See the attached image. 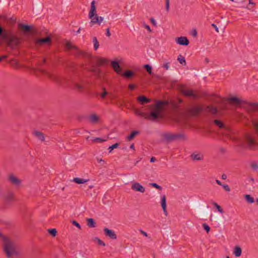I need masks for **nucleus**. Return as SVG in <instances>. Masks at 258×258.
<instances>
[{"label": "nucleus", "instance_id": "6e6552de", "mask_svg": "<svg viewBox=\"0 0 258 258\" xmlns=\"http://www.w3.org/2000/svg\"><path fill=\"white\" fill-rule=\"evenodd\" d=\"M105 235L106 237H109L110 239L114 240L117 238L115 232L111 229L107 228H105L103 230Z\"/></svg>", "mask_w": 258, "mask_h": 258}, {"label": "nucleus", "instance_id": "a878e982", "mask_svg": "<svg viewBox=\"0 0 258 258\" xmlns=\"http://www.w3.org/2000/svg\"><path fill=\"white\" fill-rule=\"evenodd\" d=\"M191 157L194 160H198V161L201 160L203 158V155H202L200 154L194 153V154H191Z\"/></svg>", "mask_w": 258, "mask_h": 258}, {"label": "nucleus", "instance_id": "6ab92c4d", "mask_svg": "<svg viewBox=\"0 0 258 258\" xmlns=\"http://www.w3.org/2000/svg\"><path fill=\"white\" fill-rule=\"evenodd\" d=\"M9 178L11 182L14 185H18L21 183V180L13 175H10Z\"/></svg>", "mask_w": 258, "mask_h": 258}, {"label": "nucleus", "instance_id": "dca6fc26", "mask_svg": "<svg viewBox=\"0 0 258 258\" xmlns=\"http://www.w3.org/2000/svg\"><path fill=\"white\" fill-rule=\"evenodd\" d=\"M161 205L163 212L166 216L167 215V211L166 209V199L165 195H163L161 200Z\"/></svg>", "mask_w": 258, "mask_h": 258}, {"label": "nucleus", "instance_id": "e433bc0d", "mask_svg": "<svg viewBox=\"0 0 258 258\" xmlns=\"http://www.w3.org/2000/svg\"><path fill=\"white\" fill-rule=\"evenodd\" d=\"M144 68L146 69V70L149 74H151L152 73V68L150 65L148 64H145L144 66Z\"/></svg>", "mask_w": 258, "mask_h": 258}, {"label": "nucleus", "instance_id": "423d86ee", "mask_svg": "<svg viewBox=\"0 0 258 258\" xmlns=\"http://www.w3.org/2000/svg\"><path fill=\"white\" fill-rule=\"evenodd\" d=\"M66 46L68 50L71 51L70 52L71 54L77 57H79L80 56L86 57L88 55L86 53L80 51L76 46L72 45L70 42H68L66 43Z\"/></svg>", "mask_w": 258, "mask_h": 258}, {"label": "nucleus", "instance_id": "864d4df0", "mask_svg": "<svg viewBox=\"0 0 258 258\" xmlns=\"http://www.w3.org/2000/svg\"><path fill=\"white\" fill-rule=\"evenodd\" d=\"M106 35L108 37H109L111 35L109 28H107V29H106Z\"/></svg>", "mask_w": 258, "mask_h": 258}, {"label": "nucleus", "instance_id": "4468645a", "mask_svg": "<svg viewBox=\"0 0 258 258\" xmlns=\"http://www.w3.org/2000/svg\"><path fill=\"white\" fill-rule=\"evenodd\" d=\"M51 38L50 36H48L45 38H39L37 39L36 43L38 44L42 45L44 43H50L51 42Z\"/></svg>", "mask_w": 258, "mask_h": 258}, {"label": "nucleus", "instance_id": "5701e85b", "mask_svg": "<svg viewBox=\"0 0 258 258\" xmlns=\"http://www.w3.org/2000/svg\"><path fill=\"white\" fill-rule=\"evenodd\" d=\"M87 225L89 227L94 228L96 227V222L93 218L87 219Z\"/></svg>", "mask_w": 258, "mask_h": 258}, {"label": "nucleus", "instance_id": "69168bd1", "mask_svg": "<svg viewBox=\"0 0 258 258\" xmlns=\"http://www.w3.org/2000/svg\"><path fill=\"white\" fill-rule=\"evenodd\" d=\"M130 148H131V149H132L135 150V146H134V144H132L130 146Z\"/></svg>", "mask_w": 258, "mask_h": 258}, {"label": "nucleus", "instance_id": "72a5a7b5", "mask_svg": "<svg viewBox=\"0 0 258 258\" xmlns=\"http://www.w3.org/2000/svg\"><path fill=\"white\" fill-rule=\"evenodd\" d=\"M212 205L215 206V207L217 209V210L221 213H223L224 211L222 208L216 203L213 202Z\"/></svg>", "mask_w": 258, "mask_h": 258}, {"label": "nucleus", "instance_id": "6e6d98bb", "mask_svg": "<svg viewBox=\"0 0 258 258\" xmlns=\"http://www.w3.org/2000/svg\"><path fill=\"white\" fill-rule=\"evenodd\" d=\"M221 178L225 180L227 178V175L225 174H223L221 176Z\"/></svg>", "mask_w": 258, "mask_h": 258}, {"label": "nucleus", "instance_id": "f03ea898", "mask_svg": "<svg viewBox=\"0 0 258 258\" xmlns=\"http://www.w3.org/2000/svg\"><path fill=\"white\" fill-rule=\"evenodd\" d=\"M166 104V101H158L154 104L147 106L149 110H152L150 113H145L137 109L135 110V113L136 115L144 117L145 119L155 121L161 117L163 106Z\"/></svg>", "mask_w": 258, "mask_h": 258}, {"label": "nucleus", "instance_id": "2eb2a0df", "mask_svg": "<svg viewBox=\"0 0 258 258\" xmlns=\"http://www.w3.org/2000/svg\"><path fill=\"white\" fill-rule=\"evenodd\" d=\"M103 18L101 16H98L97 15H96V16H95L93 18L91 19V21L90 22V25L91 26H92L93 24H98L99 25L100 24V23L103 21Z\"/></svg>", "mask_w": 258, "mask_h": 258}, {"label": "nucleus", "instance_id": "aec40b11", "mask_svg": "<svg viewBox=\"0 0 258 258\" xmlns=\"http://www.w3.org/2000/svg\"><path fill=\"white\" fill-rule=\"evenodd\" d=\"M33 135L41 141H44L45 140L44 134L42 132L36 131L33 132Z\"/></svg>", "mask_w": 258, "mask_h": 258}, {"label": "nucleus", "instance_id": "f8f14e48", "mask_svg": "<svg viewBox=\"0 0 258 258\" xmlns=\"http://www.w3.org/2000/svg\"><path fill=\"white\" fill-rule=\"evenodd\" d=\"M132 188L134 190L140 191L143 193L145 191V187L138 182H135L132 184Z\"/></svg>", "mask_w": 258, "mask_h": 258}, {"label": "nucleus", "instance_id": "37998d69", "mask_svg": "<svg viewBox=\"0 0 258 258\" xmlns=\"http://www.w3.org/2000/svg\"><path fill=\"white\" fill-rule=\"evenodd\" d=\"M251 167L254 170L258 169V165L256 163H252L251 164Z\"/></svg>", "mask_w": 258, "mask_h": 258}, {"label": "nucleus", "instance_id": "49530a36", "mask_svg": "<svg viewBox=\"0 0 258 258\" xmlns=\"http://www.w3.org/2000/svg\"><path fill=\"white\" fill-rule=\"evenodd\" d=\"M223 187V188L227 191H229L230 190V187H229V186L227 184H223V185H222Z\"/></svg>", "mask_w": 258, "mask_h": 258}, {"label": "nucleus", "instance_id": "2f4dec72", "mask_svg": "<svg viewBox=\"0 0 258 258\" xmlns=\"http://www.w3.org/2000/svg\"><path fill=\"white\" fill-rule=\"evenodd\" d=\"M90 119L92 122L95 123L98 121L99 118L96 114H93L90 116Z\"/></svg>", "mask_w": 258, "mask_h": 258}, {"label": "nucleus", "instance_id": "8fccbe9b", "mask_svg": "<svg viewBox=\"0 0 258 258\" xmlns=\"http://www.w3.org/2000/svg\"><path fill=\"white\" fill-rule=\"evenodd\" d=\"M108 94V92L106 91H104V92L101 95V97L102 99L105 98L107 94Z\"/></svg>", "mask_w": 258, "mask_h": 258}, {"label": "nucleus", "instance_id": "a211bd4d", "mask_svg": "<svg viewBox=\"0 0 258 258\" xmlns=\"http://www.w3.org/2000/svg\"><path fill=\"white\" fill-rule=\"evenodd\" d=\"M0 238L1 240H3V242H13L14 239L12 238L11 236H7L4 235L2 232H0Z\"/></svg>", "mask_w": 258, "mask_h": 258}, {"label": "nucleus", "instance_id": "0e129e2a", "mask_svg": "<svg viewBox=\"0 0 258 258\" xmlns=\"http://www.w3.org/2000/svg\"><path fill=\"white\" fill-rule=\"evenodd\" d=\"M151 22H152V24L155 25V20L153 18L151 19Z\"/></svg>", "mask_w": 258, "mask_h": 258}, {"label": "nucleus", "instance_id": "f3484780", "mask_svg": "<svg viewBox=\"0 0 258 258\" xmlns=\"http://www.w3.org/2000/svg\"><path fill=\"white\" fill-rule=\"evenodd\" d=\"M181 92L182 93L186 96L192 97L195 98L197 97V95L194 93V92L192 90L183 89Z\"/></svg>", "mask_w": 258, "mask_h": 258}, {"label": "nucleus", "instance_id": "3c124183", "mask_svg": "<svg viewBox=\"0 0 258 258\" xmlns=\"http://www.w3.org/2000/svg\"><path fill=\"white\" fill-rule=\"evenodd\" d=\"M169 62H166V63L164 64L162 66L164 68H165L166 70H168L169 66Z\"/></svg>", "mask_w": 258, "mask_h": 258}, {"label": "nucleus", "instance_id": "cd10ccee", "mask_svg": "<svg viewBox=\"0 0 258 258\" xmlns=\"http://www.w3.org/2000/svg\"><path fill=\"white\" fill-rule=\"evenodd\" d=\"M139 134V132L138 131H134L127 137V140L129 141L132 140L134 138Z\"/></svg>", "mask_w": 258, "mask_h": 258}, {"label": "nucleus", "instance_id": "58836bf2", "mask_svg": "<svg viewBox=\"0 0 258 258\" xmlns=\"http://www.w3.org/2000/svg\"><path fill=\"white\" fill-rule=\"evenodd\" d=\"M48 233L53 236H55L57 233V231L55 228L49 229L48 230Z\"/></svg>", "mask_w": 258, "mask_h": 258}, {"label": "nucleus", "instance_id": "680f3d73", "mask_svg": "<svg viewBox=\"0 0 258 258\" xmlns=\"http://www.w3.org/2000/svg\"><path fill=\"white\" fill-rule=\"evenodd\" d=\"M140 231H141V233L142 234H143L144 235H145V236H148L147 235V233L146 232H145V231H144L143 230H141Z\"/></svg>", "mask_w": 258, "mask_h": 258}, {"label": "nucleus", "instance_id": "338daca9", "mask_svg": "<svg viewBox=\"0 0 258 258\" xmlns=\"http://www.w3.org/2000/svg\"><path fill=\"white\" fill-rule=\"evenodd\" d=\"M7 57H8V56H7V55H3V56H2V57H3V60H4V59L7 58Z\"/></svg>", "mask_w": 258, "mask_h": 258}, {"label": "nucleus", "instance_id": "7c9ffc66", "mask_svg": "<svg viewBox=\"0 0 258 258\" xmlns=\"http://www.w3.org/2000/svg\"><path fill=\"white\" fill-rule=\"evenodd\" d=\"M93 42L94 43V49L97 50L99 46V42L97 40V39L96 37H94L93 38Z\"/></svg>", "mask_w": 258, "mask_h": 258}, {"label": "nucleus", "instance_id": "473e14b6", "mask_svg": "<svg viewBox=\"0 0 258 258\" xmlns=\"http://www.w3.org/2000/svg\"><path fill=\"white\" fill-rule=\"evenodd\" d=\"M21 27L25 32H29L31 30V26L27 25L22 24Z\"/></svg>", "mask_w": 258, "mask_h": 258}, {"label": "nucleus", "instance_id": "4be33fe9", "mask_svg": "<svg viewBox=\"0 0 258 258\" xmlns=\"http://www.w3.org/2000/svg\"><path fill=\"white\" fill-rule=\"evenodd\" d=\"M121 75L127 79H130L131 77H132L133 76H134V73L133 72H132L131 70H127V71H126L125 72H124L122 74L121 73Z\"/></svg>", "mask_w": 258, "mask_h": 258}, {"label": "nucleus", "instance_id": "b1692460", "mask_svg": "<svg viewBox=\"0 0 258 258\" xmlns=\"http://www.w3.org/2000/svg\"><path fill=\"white\" fill-rule=\"evenodd\" d=\"M89 179H85L83 178H80L78 177L74 178L73 181L78 184L84 183L88 181Z\"/></svg>", "mask_w": 258, "mask_h": 258}, {"label": "nucleus", "instance_id": "bb28decb", "mask_svg": "<svg viewBox=\"0 0 258 258\" xmlns=\"http://www.w3.org/2000/svg\"><path fill=\"white\" fill-rule=\"evenodd\" d=\"M244 198L248 203L252 204L254 202L253 198L251 197L249 195H244Z\"/></svg>", "mask_w": 258, "mask_h": 258}, {"label": "nucleus", "instance_id": "a19ab883", "mask_svg": "<svg viewBox=\"0 0 258 258\" xmlns=\"http://www.w3.org/2000/svg\"><path fill=\"white\" fill-rule=\"evenodd\" d=\"M203 228L207 231V232H209L210 230V227L206 223H204L203 224Z\"/></svg>", "mask_w": 258, "mask_h": 258}, {"label": "nucleus", "instance_id": "7ed1b4c3", "mask_svg": "<svg viewBox=\"0 0 258 258\" xmlns=\"http://www.w3.org/2000/svg\"><path fill=\"white\" fill-rule=\"evenodd\" d=\"M0 38L6 41L9 46H16L19 43V39L13 34H9L0 25Z\"/></svg>", "mask_w": 258, "mask_h": 258}, {"label": "nucleus", "instance_id": "5fc2aeb1", "mask_svg": "<svg viewBox=\"0 0 258 258\" xmlns=\"http://www.w3.org/2000/svg\"><path fill=\"white\" fill-rule=\"evenodd\" d=\"M220 151L222 153H224L226 152V149L224 148H221L220 149Z\"/></svg>", "mask_w": 258, "mask_h": 258}, {"label": "nucleus", "instance_id": "c9c22d12", "mask_svg": "<svg viewBox=\"0 0 258 258\" xmlns=\"http://www.w3.org/2000/svg\"><path fill=\"white\" fill-rule=\"evenodd\" d=\"M6 200L8 202H10L13 200V194L12 193H9L6 197Z\"/></svg>", "mask_w": 258, "mask_h": 258}, {"label": "nucleus", "instance_id": "bf43d9fd", "mask_svg": "<svg viewBox=\"0 0 258 258\" xmlns=\"http://www.w3.org/2000/svg\"><path fill=\"white\" fill-rule=\"evenodd\" d=\"M156 160V159L155 157H152L150 159V162H154Z\"/></svg>", "mask_w": 258, "mask_h": 258}, {"label": "nucleus", "instance_id": "c03bdc74", "mask_svg": "<svg viewBox=\"0 0 258 258\" xmlns=\"http://www.w3.org/2000/svg\"><path fill=\"white\" fill-rule=\"evenodd\" d=\"M75 87L79 91H81L83 88V85L79 84H76L75 85Z\"/></svg>", "mask_w": 258, "mask_h": 258}, {"label": "nucleus", "instance_id": "0eeeda50", "mask_svg": "<svg viewBox=\"0 0 258 258\" xmlns=\"http://www.w3.org/2000/svg\"><path fill=\"white\" fill-rule=\"evenodd\" d=\"M229 100L231 102L235 103L237 104H240L242 102V101H241L240 99L235 97H233L229 98ZM243 102L247 104L249 107L250 108V109L252 111H256L258 109V103H257L247 102L246 101H243Z\"/></svg>", "mask_w": 258, "mask_h": 258}, {"label": "nucleus", "instance_id": "20e7f679", "mask_svg": "<svg viewBox=\"0 0 258 258\" xmlns=\"http://www.w3.org/2000/svg\"><path fill=\"white\" fill-rule=\"evenodd\" d=\"M4 250L8 258H14L19 253L13 243H5Z\"/></svg>", "mask_w": 258, "mask_h": 258}, {"label": "nucleus", "instance_id": "603ef678", "mask_svg": "<svg viewBox=\"0 0 258 258\" xmlns=\"http://www.w3.org/2000/svg\"><path fill=\"white\" fill-rule=\"evenodd\" d=\"M211 26L215 29L216 32H219L218 28L217 27L216 25H215V24H212Z\"/></svg>", "mask_w": 258, "mask_h": 258}, {"label": "nucleus", "instance_id": "13d9d810", "mask_svg": "<svg viewBox=\"0 0 258 258\" xmlns=\"http://www.w3.org/2000/svg\"><path fill=\"white\" fill-rule=\"evenodd\" d=\"M192 34L194 36H196L197 35V32L196 30H194L193 31Z\"/></svg>", "mask_w": 258, "mask_h": 258}, {"label": "nucleus", "instance_id": "ddd939ff", "mask_svg": "<svg viewBox=\"0 0 258 258\" xmlns=\"http://www.w3.org/2000/svg\"><path fill=\"white\" fill-rule=\"evenodd\" d=\"M111 66L115 71L118 74H121L122 69L119 66V64L117 61H112L111 62Z\"/></svg>", "mask_w": 258, "mask_h": 258}, {"label": "nucleus", "instance_id": "09e8293b", "mask_svg": "<svg viewBox=\"0 0 258 258\" xmlns=\"http://www.w3.org/2000/svg\"><path fill=\"white\" fill-rule=\"evenodd\" d=\"M136 86L134 84H130L128 85V89L131 90H133L135 89Z\"/></svg>", "mask_w": 258, "mask_h": 258}, {"label": "nucleus", "instance_id": "79ce46f5", "mask_svg": "<svg viewBox=\"0 0 258 258\" xmlns=\"http://www.w3.org/2000/svg\"><path fill=\"white\" fill-rule=\"evenodd\" d=\"M106 141L105 140H104L102 138H95L94 140H93V141L94 142H99V143H102L104 141Z\"/></svg>", "mask_w": 258, "mask_h": 258}, {"label": "nucleus", "instance_id": "f257e3e1", "mask_svg": "<svg viewBox=\"0 0 258 258\" xmlns=\"http://www.w3.org/2000/svg\"><path fill=\"white\" fill-rule=\"evenodd\" d=\"M189 112L194 116H199L201 112H203L210 122H214L215 125L220 128H225L224 123L221 120L216 119L219 117L220 114L217 107L213 105L194 106L189 109Z\"/></svg>", "mask_w": 258, "mask_h": 258}, {"label": "nucleus", "instance_id": "de8ad7c7", "mask_svg": "<svg viewBox=\"0 0 258 258\" xmlns=\"http://www.w3.org/2000/svg\"><path fill=\"white\" fill-rule=\"evenodd\" d=\"M166 2V10L168 12L169 9V0H165Z\"/></svg>", "mask_w": 258, "mask_h": 258}, {"label": "nucleus", "instance_id": "393cba45", "mask_svg": "<svg viewBox=\"0 0 258 258\" xmlns=\"http://www.w3.org/2000/svg\"><path fill=\"white\" fill-rule=\"evenodd\" d=\"M247 142L250 148H252L255 144L254 140L250 137H247Z\"/></svg>", "mask_w": 258, "mask_h": 258}, {"label": "nucleus", "instance_id": "9b49d317", "mask_svg": "<svg viewBox=\"0 0 258 258\" xmlns=\"http://www.w3.org/2000/svg\"><path fill=\"white\" fill-rule=\"evenodd\" d=\"M137 100L141 105H144L145 104L151 102V100L148 98L144 95H140L137 98Z\"/></svg>", "mask_w": 258, "mask_h": 258}, {"label": "nucleus", "instance_id": "4c0bfd02", "mask_svg": "<svg viewBox=\"0 0 258 258\" xmlns=\"http://www.w3.org/2000/svg\"><path fill=\"white\" fill-rule=\"evenodd\" d=\"M119 145V144L118 143H116L111 145V146L109 147V148H108L109 152H111L114 149H116V148H118Z\"/></svg>", "mask_w": 258, "mask_h": 258}, {"label": "nucleus", "instance_id": "39448f33", "mask_svg": "<svg viewBox=\"0 0 258 258\" xmlns=\"http://www.w3.org/2000/svg\"><path fill=\"white\" fill-rule=\"evenodd\" d=\"M162 137L167 142H171L173 141L184 140L186 139L185 135L183 134L165 133L162 135Z\"/></svg>", "mask_w": 258, "mask_h": 258}, {"label": "nucleus", "instance_id": "a18cd8bd", "mask_svg": "<svg viewBox=\"0 0 258 258\" xmlns=\"http://www.w3.org/2000/svg\"><path fill=\"white\" fill-rule=\"evenodd\" d=\"M72 224L77 227L80 229H81V226L79 223H78L76 221L73 220L72 222Z\"/></svg>", "mask_w": 258, "mask_h": 258}, {"label": "nucleus", "instance_id": "1a4fd4ad", "mask_svg": "<svg viewBox=\"0 0 258 258\" xmlns=\"http://www.w3.org/2000/svg\"><path fill=\"white\" fill-rule=\"evenodd\" d=\"M95 1H93L91 3V8L89 13V17L90 19L93 18L96 16V8L95 5Z\"/></svg>", "mask_w": 258, "mask_h": 258}, {"label": "nucleus", "instance_id": "4d7b16f0", "mask_svg": "<svg viewBox=\"0 0 258 258\" xmlns=\"http://www.w3.org/2000/svg\"><path fill=\"white\" fill-rule=\"evenodd\" d=\"M94 241H95V242H103L101 240H100V239H99L97 237H96L95 238Z\"/></svg>", "mask_w": 258, "mask_h": 258}, {"label": "nucleus", "instance_id": "052dcab7", "mask_svg": "<svg viewBox=\"0 0 258 258\" xmlns=\"http://www.w3.org/2000/svg\"><path fill=\"white\" fill-rule=\"evenodd\" d=\"M216 181L218 184L221 185V186L223 185V184H222L220 180L216 179Z\"/></svg>", "mask_w": 258, "mask_h": 258}, {"label": "nucleus", "instance_id": "e2e57ef3", "mask_svg": "<svg viewBox=\"0 0 258 258\" xmlns=\"http://www.w3.org/2000/svg\"><path fill=\"white\" fill-rule=\"evenodd\" d=\"M145 28L149 31H151V28L150 27V26L149 25H146L145 26Z\"/></svg>", "mask_w": 258, "mask_h": 258}, {"label": "nucleus", "instance_id": "9d476101", "mask_svg": "<svg viewBox=\"0 0 258 258\" xmlns=\"http://www.w3.org/2000/svg\"><path fill=\"white\" fill-rule=\"evenodd\" d=\"M176 42L177 44L181 45L187 46L189 44V41L186 37H178L176 39Z\"/></svg>", "mask_w": 258, "mask_h": 258}, {"label": "nucleus", "instance_id": "c85d7f7f", "mask_svg": "<svg viewBox=\"0 0 258 258\" xmlns=\"http://www.w3.org/2000/svg\"><path fill=\"white\" fill-rule=\"evenodd\" d=\"M177 60L179 61L180 63L182 64L183 66H185L186 64L185 59L184 56L181 55H179L177 57Z\"/></svg>", "mask_w": 258, "mask_h": 258}, {"label": "nucleus", "instance_id": "c756f323", "mask_svg": "<svg viewBox=\"0 0 258 258\" xmlns=\"http://www.w3.org/2000/svg\"><path fill=\"white\" fill-rule=\"evenodd\" d=\"M108 62H109L108 60H107L106 58H100L98 60V63L100 65L107 64L108 63Z\"/></svg>", "mask_w": 258, "mask_h": 258}, {"label": "nucleus", "instance_id": "774afa93", "mask_svg": "<svg viewBox=\"0 0 258 258\" xmlns=\"http://www.w3.org/2000/svg\"><path fill=\"white\" fill-rule=\"evenodd\" d=\"M100 245H101L102 246H105V243H98Z\"/></svg>", "mask_w": 258, "mask_h": 258}, {"label": "nucleus", "instance_id": "412c9836", "mask_svg": "<svg viewBox=\"0 0 258 258\" xmlns=\"http://www.w3.org/2000/svg\"><path fill=\"white\" fill-rule=\"evenodd\" d=\"M241 248L237 245H236L233 250V253L236 257H239L241 255Z\"/></svg>", "mask_w": 258, "mask_h": 258}, {"label": "nucleus", "instance_id": "f704fd0d", "mask_svg": "<svg viewBox=\"0 0 258 258\" xmlns=\"http://www.w3.org/2000/svg\"><path fill=\"white\" fill-rule=\"evenodd\" d=\"M10 63L12 66L16 69H17L20 67L18 62L16 60H12L10 62Z\"/></svg>", "mask_w": 258, "mask_h": 258}, {"label": "nucleus", "instance_id": "ea45409f", "mask_svg": "<svg viewBox=\"0 0 258 258\" xmlns=\"http://www.w3.org/2000/svg\"><path fill=\"white\" fill-rule=\"evenodd\" d=\"M150 184L153 187H155L160 190H161L162 189V187L156 183H151Z\"/></svg>", "mask_w": 258, "mask_h": 258}]
</instances>
